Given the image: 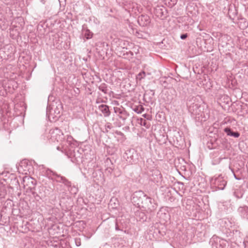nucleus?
I'll return each instance as SVG.
<instances>
[{"label": "nucleus", "mask_w": 248, "mask_h": 248, "mask_svg": "<svg viewBox=\"0 0 248 248\" xmlns=\"http://www.w3.org/2000/svg\"><path fill=\"white\" fill-rule=\"evenodd\" d=\"M107 170H108V172H111L112 171V169L111 168H108Z\"/></svg>", "instance_id": "nucleus-30"}, {"label": "nucleus", "mask_w": 248, "mask_h": 248, "mask_svg": "<svg viewBox=\"0 0 248 248\" xmlns=\"http://www.w3.org/2000/svg\"><path fill=\"white\" fill-rule=\"evenodd\" d=\"M57 150H60V147H57Z\"/></svg>", "instance_id": "nucleus-32"}, {"label": "nucleus", "mask_w": 248, "mask_h": 248, "mask_svg": "<svg viewBox=\"0 0 248 248\" xmlns=\"http://www.w3.org/2000/svg\"><path fill=\"white\" fill-rule=\"evenodd\" d=\"M140 123L141 125L144 126L147 128H148L150 126L149 122L143 118H140Z\"/></svg>", "instance_id": "nucleus-19"}, {"label": "nucleus", "mask_w": 248, "mask_h": 248, "mask_svg": "<svg viewBox=\"0 0 248 248\" xmlns=\"http://www.w3.org/2000/svg\"><path fill=\"white\" fill-rule=\"evenodd\" d=\"M248 26V23L247 22H245L244 23V26H243V28H246Z\"/></svg>", "instance_id": "nucleus-29"}, {"label": "nucleus", "mask_w": 248, "mask_h": 248, "mask_svg": "<svg viewBox=\"0 0 248 248\" xmlns=\"http://www.w3.org/2000/svg\"><path fill=\"white\" fill-rule=\"evenodd\" d=\"M229 36L226 34L221 35L219 39L220 45H221L222 46H225L227 45V41L229 40Z\"/></svg>", "instance_id": "nucleus-16"}, {"label": "nucleus", "mask_w": 248, "mask_h": 248, "mask_svg": "<svg viewBox=\"0 0 248 248\" xmlns=\"http://www.w3.org/2000/svg\"><path fill=\"white\" fill-rule=\"evenodd\" d=\"M133 202L150 212L154 211L157 207L155 201L142 191L135 192L133 195Z\"/></svg>", "instance_id": "nucleus-1"}, {"label": "nucleus", "mask_w": 248, "mask_h": 248, "mask_svg": "<svg viewBox=\"0 0 248 248\" xmlns=\"http://www.w3.org/2000/svg\"><path fill=\"white\" fill-rule=\"evenodd\" d=\"M49 133L50 138L53 140L58 141L62 138L63 133L61 130L58 127L50 129Z\"/></svg>", "instance_id": "nucleus-8"}, {"label": "nucleus", "mask_w": 248, "mask_h": 248, "mask_svg": "<svg viewBox=\"0 0 248 248\" xmlns=\"http://www.w3.org/2000/svg\"><path fill=\"white\" fill-rule=\"evenodd\" d=\"M237 212L242 218L248 220V207L247 206L239 207L237 209Z\"/></svg>", "instance_id": "nucleus-10"}, {"label": "nucleus", "mask_w": 248, "mask_h": 248, "mask_svg": "<svg viewBox=\"0 0 248 248\" xmlns=\"http://www.w3.org/2000/svg\"><path fill=\"white\" fill-rule=\"evenodd\" d=\"M157 215L159 217H164L165 218H168V215L166 213H163L162 212H158Z\"/></svg>", "instance_id": "nucleus-23"}, {"label": "nucleus", "mask_w": 248, "mask_h": 248, "mask_svg": "<svg viewBox=\"0 0 248 248\" xmlns=\"http://www.w3.org/2000/svg\"><path fill=\"white\" fill-rule=\"evenodd\" d=\"M99 109L103 113L104 117H108L110 115V111L109 107L106 105H101L98 107Z\"/></svg>", "instance_id": "nucleus-12"}, {"label": "nucleus", "mask_w": 248, "mask_h": 248, "mask_svg": "<svg viewBox=\"0 0 248 248\" xmlns=\"http://www.w3.org/2000/svg\"><path fill=\"white\" fill-rule=\"evenodd\" d=\"M144 110V108L141 105H139L136 106L134 108V110L135 112L138 114L141 113Z\"/></svg>", "instance_id": "nucleus-20"}, {"label": "nucleus", "mask_w": 248, "mask_h": 248, "mask_svg": "<svg viewBox=\"0 0 248 248\" xmlns=\"http://www.w3.org/2000/svg\"><path fill=\"white\" fill-rule=\"evenodd\" d=\"M106 128L111 129L112 128V126L110 123H107L105 125Z\"/></svg>", "instance_id": "nucleus-27"}, {"label": "nucleus", "mask_w": 248, "mask_h": 248, "mask_svg": "<svg viewBox=\"0 0 248 248\" xmlns=\"http://www.w3.org/2000/svg\"><path fill=\"white\" fill-rule=\"evenodd\" d=\"M138 22L140 26L145 27L150 24L151 19L147 15H141L138 17Z\"/></svg>", "instance_id": "nucleus-9"}, {"label": "nucleus", "mask_w": 248, "mask_h": 248, "mask_svg": "<svg viewBox=\"0 0 248 248\" xmlns=\"http://www.w3.org/2000/svg\"><path fill=\"white\" fill-rule=\"evenodd\" d=\"M42 172L44 175L46 176L52 180H54V177L57 174L55 172L53 171L52 170L49 169L44 170H43Z\"/></svg>", "instance_id": "nucleus-13"}, {"label": "nucleus", "mask_w": 248, "mask_h": 248, "mask_svg": "<svg viewBox=\"0 0 248 248\" xmlns=\"http://www.w3.org/2000/svg\"><path fill=\"white\" fill-rule=\"evenodd\" d=\"M224 131L228 136H232L235 138H238L240 136V133L238 132H233L230 128L226 127Z\"/></svg>", "instance_id": "nucleus-15"}, {"label": "nucleus", "mask_w": 248, "mask_h": 248, "mask_svg": "<svg viewBox=\"0 0 248 248\" xmlns=\"http://www.w3.org/2000/svg\"><path fill=\"white\" fill-rule=\"evenodd\" d=\"M187 37V33L182 34L180 36V38L182 40H184V39H186Z\"/></svg>", "instance_id": "nucleus-26"}, {"label": "nucleus", "mask_w": 248, "mask_h": 248, "mask_svg": "<svg viewBox=\"0 0 248 248\" xmlns=\"http://www.w3.org/2000/svg\"><path fill=\"white\" fill-rule=\"evenodd\" d=\"M70 190H73V193L74 194H76L77 191H78V189L76 187H74L73 188L71 187V189Z\"/></svg>", "instance_id": "nucleus-28"}, {"label": "nucleus", "mask_w": 248, "mask_h": 248, "mask_svg": "<svg viewBox=\"0 0 248 248\" xmlns=\"http://www.w3.org/2000/svg\"><path fill=\"white\" fill-rule=\"evenodd\" d=\"M113 109L116 116L121 120L120 122H115L114 124L115 126L120 127L124 124L125 121L128 117L129 114L125 108L122 106L119 107H115L113 108Z\"/></svg>", "instance_id": "nucleus-3"}, {"label": "nucleus", "mask_w": 248, "mask_h": 248, "mask_svg": "<svg viewBox=\"0 0 248 248\" xmlns=\"http://www.w3.org/2000/svg\"><path fill=\"white\" fill-rule=\"evenodd\" d=\"M75 243L77 246H80L81 245V242L80 239H75Z\"/></svg>", "instance_id": "nucleus-25"}, {"label": "nucleus", "mask_w": 248, "mask_h": 248, "mask_svg": "<svg viewBox=\"0 0 248 248\" xmlns=\"http://www.w3.org/2000/svg\"><path fill=\"white\" fill-rule=\"evenodd\" d=\"M210 184L212 187L215 188L216 190H223L227 184V181L222 176L218 175L217 176H215L210 179Z\"/></svg>", "instance_id": "nucleus-4"}, {"label": "nucleus", "mask_w": 248, "mask_h": 248, "mask_svg": "<svg viewBox=\"0 0 248 248\" xmlns=\"http://www.w3.org/2000/svg\"><path fill=\"white\" fill-rule=\"evenodd\" d=\"M155 175L156 176V179L155 180V178H154V179H152V181H154V182H158V181L159 180V179L161 178V173H160L159 171L156 170V171H155Z\"/></svg>", "instance_id": "nucleus-22"}, {"label": "nucleus", "mask_w": 248, "mask_h": 248, "mask_svg": "<svg viewBox=\"0 0 248 248\" xmlns=\"http://www.w3.org/2000/svg\"><path fill=\"white\" fill-rule=\"evenodd\" d=\"M137 156L138 155L135 150L131 149L125 151L123 155V158L126 161L127 163L132 164L137 161Z\"/></svg>", "instance_id": "nucleus-5"}, {"label": "nucleus", "mask_w": 248, "mask_h": 248, "mask_svg": "<svg viewBox=\"0 0 248 248\" xmlns=\"http://www.w3.org/2000/svg\"><path fill=\"white\" fill-rule=\"evenodd\" d=\"M112 201H113V200L111 199V200H110V204H112V203H111V202H112Z\"/></svg>", "instance_id": "nucleus-34"}, {"label": "nucleus", "mask_w": 248, "mask_h": 248, "mask_svg": "<svg viewBox=\"0 0 248 248\" xmlns=\"http://www.w3.org/2000/svg\"><path fill=\"white\" fill-rule=\"evenodd\" d=\"M176 141H177V144L180 145V143H179V140L177 139V138H176Z\"/></svg>", "instance_id": "nucleus-31"}, {"label": "nucleus", "mask_w": 248, "mask_h": 248, "mask_svg": "<svg viewBox=\"0 0 248 248\" xmlns=\"http://www.w3.org/2000/svg\"><path fill=\"white\" fill-rule=\"evenodd\" d=\"M23 184L24 187L27 186L28 189L31 190L34 188L36 181L31 177L25 176L23 178Z\"/></svg>", "instance_id": "nucleus-7"}, {"label": "nucleus", "mask_w": 248, "mask_h": 248, "mask_svg": "<svg viewBox=\"0 0 248 248\" xmlns=\"http://www.w3.org/2000/svg\"><path fill=\"white\" fill-rule=\"evenodd\" d=\"M177 2V0H164L165 4L170 8L173 7Z\"/></svg>", "instance_id": "nucleus-17"}, {"label": "nucleus", "mask_w": 248, "mask_h": 248, "mask_svg": "<svg viewBox=\"0 0 248 248\" xmlns=\"http://www.w3.org/2000/svg\"><path fill=\"white\" fill-rule=\"evenodd\" d=\"M98 89H99V90L100 91H102V92H103L105 93H108V86L105 83H101L99 86Z\"/></svg>", "instance_id": "nucleus-18"}, {"label": "nucleus", "mask_w": 248, "mask_h": 248, "mask_svg": "<svg viewBox=\"0 0 248 248\" xmlns=\"http://www.w3.org/2000/svg\"><path fill=\"white\" fill-rule=\"evenodd\" d=\"M145 72L144 71H142L137 75L136 79L139 80H141L142 79L145 78Z\"/></svg>", "instance_id": "nucleus-21"}, {"label": "nucleus", "mask_w": 248, "mask_h": 248, "mask_svg": "<svg viewBox=\"0 0 248 248\" xmlns=\"http://www.w3.org/2000/svg\"><path fill=\"white\" fill-rule=\"evenodd\" d=\"M205 105L197 102L191 104L188 108L189 111L191 114L197 118L205 117Z\"/></svg>", "instance_id": "nucleus-2"}, {"label": "nucleus", "mask_w": 248, "mask_h": 248, "mask_svg": "<svg viewBox=\"0 0 248 248\" xmlns=\"http://www.w3.org/2000/svg\"><path fill=\"white\" fill-rule=\"evenodd\" d=\"M82 33L86 39H89L93 37V33L86 27L85 25L82 26Z\"/></svg>", "instance_id": "nucleus-14"}, {"label": "nucleus", "mask_w": 248, "mask_h": 248, "mask_svg": "<svg viewBox=\"0 0 248 248\" xmlns=\"http://www.w3.org/2000/svg\"><path fill=\"white\" fill-rule=\"evenodd\" d=\"M53 181H55L58 183H63L68 187H71V182L69 181L65 177L62 176L58 174H57L54 177V180H53Z\"/></svg>", "instance_id": "nucleus-11"}, {"label": "nucleus", "mask_w": 248, "mask_h": 248, "mask_svg": "<svg viewBox=\"0 0 248 248\" xmlns=\"http://www.w3.org/2000/svg\"><path fill=\"white\" fill-rule=\"evenodd\" d=\"M210 243L212 248H225L227 242L217 236H213L210 239Z\"/></svg>", "instance_id": "nucleus-6"}, {"label": "nucleus", "mask_w": 248, "mask_h": 248, "mask_svg": "<svg viewBox=\"0 0 248 248\" xmlns=\"http://www.w3.org/2000/svg\"><path fill=\"white\" fill-rule=\"evenodd\" d=\"M234 177H235V178H236V179H238V180L239 179L238 178H237L236 177L235 175H234Z\"/></svg>", "instance_id": "nucleus-33"}, {"label": "nucleus", "mask_w": 248, "mask_h": 248, "mask_svg": "<svg viewBox=\"0 0 248 248\" xmlns=\"http://www.w3.org/2000/svg\"><path fill=\"white\" fill-rule=\"evenodd\" d=\"M156 11V14H158V15H157V16H160L161 17L162 16V15L163 14V12L162 11V9L160 8H156L155 9Z\"/></svg>", "instance_id": "nucleus-24"}]
</instances>
